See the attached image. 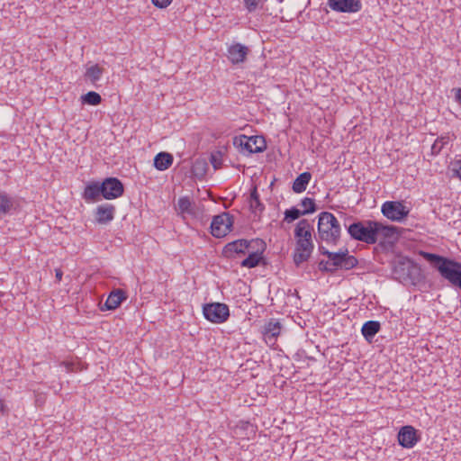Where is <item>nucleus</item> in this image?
<instances>
[{"label": "nucleus", "mask_w": 461, "mask_h": 461, "mask_svg": "<svg viewBox=\"0 0 461 461\" xmlns=\"http://www.w3.org/2000/svg\"><path fill=\"white\" fill-rule=\"evenodd\" d=\"M420 255L440 276L447 280L453 286L461 290V263L454 259L434 254L421 251Z\"/></svg>", "instance_id": "nucleus-1"}, {"label": "nucleus", "mask_w": 461, "mask_h": 461, "mask_svg": "<svg viewBox=\"0 0 461 461\" xmlns=\"http://www.w3.org/2000/svg\"><path fill=\"white\" fill-rule=\"evenodd\" d=\"M318 234L321 240L336 242L340 236V225L330 212H323L319 215Z\"/></svg>", "instance_id": "nucleus-2"}, {"label": "nucleus", "mask_w": 461, "mask_h": 461, "mask_svg": "<svg viewBox=\"0 0 461 461\" xmlns=\"http://www.w3.org/2000/svg\"><path fill=\"white\" fill-rule=\"evenodd\" d=\"M420 269L412 260L407 257H399L393 267V277L401 283H413L418 279Z\"/></svg>", "instance_id": "nucleus-3"}, {"label": "nucleus", "mask_w": 461, "mask_h": 461, "mask_svg": "<svg viewBox=\"0 0 461 461\" xmlns=\"http://www.w3.org/2000/svg\"><path fill=\"white\" fill-rule=\"evenodd\" d=\"M375 221H357L348 227V233L355 240H359L366 244L376 243L375 237Z\"/></svg>", "instance_id": "nucleus-4"}, {"label": "nucleus", "mask_w": 461, "mask_h": 461, "mask_svg": "<svg viewBox=\"0 0 461 461\" xmlns=\"http://www.w3.org/2000/svg\"><path fill=\"white\" fill-rule=\"evenodd\" d=\"M233 144L240 151L247 154L259 153L266 149L264 138L258 136L240 135L233 139Z\"/></svg>", "instance_id": "nucleus-5"}, {"label": "nucleus", "mask_w": 461, "mask_h": 461, "mask_svg": "<svg viewBox=\"0 0 461 461\" xmlns=\"http://www.w3.org/2000/svg\"><path fill=\"white\" fill-rule=\"evenodd\" d=\"M204 318L213 323H222L230 316V310L227 304L222 303H210L203 306Z\"/></svg>", "instance_id": "nucleus-6"}, {"label": "nucleus", "mask_w": 461, "mask_h": 461, "mask_svg": "<svg viewBox=\"0 0 461 461\" xmlns=\"http://www.w3.org/2000/svg\"><path fill=\"white\" fill-rule=\"evenodd\" d=\"M267 248L266 242L261 239L253 240V246L250 247L252 249L248 251L249 256L240 262L242 267L254 268L260 264L266 265V261L263 257V252Z\"/></svg>", "instance_id": "nucleus-7"}, {"label": "nucleus", "mask_w": 461, "mask_h": 461, "mask_svg": "<svg viewBox=\"0 0 461 461\" xmlns=\"http://www.w3.org/2000/svg\"><path fill=\"white\" fill-rule=\"evenodd\" d=\"M381 212L393 221H402L408 216L410 210L401 201H386L383 203Z\"/></svg>", "instance_id": "nucleus-8"}, {"label": "nucleus", "mask_w": 461, "mask_h": 461, "mask_svg": "<svg viewBox=\"0 0 461 461\" xmlns=\"http://www.w3.org/2000/svg\"><path fill=\"white\" fill-rule=\"evenodd\" d=\"M103 198L113 200L121 197L124 193V185L117 177H106L102 182Z\"/></svg>", "instance_id": "nucleus-9"}, {"label": "nucleus", "mask_w": 461, "mask_h": 461, "mask_svg": "<svg viewBox=\"0 0 461 461\" xmlns=\"http://www.w3.org/2000/svg\"><path fill=\"white\" fill-rule=\"evenodd\" d=\"M232 219L226 212L215 215L211 223V233L216 238H222L229 233L232 227Z\"/></svg>", "instance_id": "nucleus-10"}, {"label": "nucleus", "mask_w": 461, "mask_h": 461, "mask_svg": "<svg viewBox=\"0 0 461 461\" xmlns=\"http://www.w3.org/2000/svg\"><path fill=\"white\" fill-rule=\"evenodd\" d=\"M252 246L253 240H237L229 242L224 246L222 249V255L227 258H233L235 254H246V252L249 251Z\"/></svg>", "instance_id": "nucleus-11"}, {"label": "nucleus", "mask_w": 461, "mask_h": 461, "mask_svg": "<svg viewBox=\"0 0 461 461\" xmlns=\"http://www.w3.org/2000/svg\"><path fill=\"white\" fill-rule=\"evenodd\" d=\"M397 438L400 446L405 448H411L420 440V436L416 429L411 425H406L401 428Z\"/></svg>", "instance_id": "nucleus-12"}, {"label": "nucleus", "mask_w": 461, "mask_h": 461, "mask_svg": "<svg viewBox=\"0 0 461 461\" xmlns=\"http://www.w3.org/2000/svg\"><path fill=\"white\" fill-rule=\"evenodd\" d=\"M314 245L312 241L305 240H297L295 244V249L294 252V262L299 267L302 263L307 261L311 257V254L313 250Z\"/></svg>", "instance_id": "nucleus-13"}, {"label": "nucleus", "mask_w": 461, "mask_h": 461, "mask_svg": "<svg viewBox=\"0 0 461 461\" xmlns=\"http://www.w3.org/2000/svg\"><path fill=\"white\" fill-rule=\"evenodd\" d=\"M18 207L19 203L14 196L0 190V220L17 212Z\"/></svg>", "instance_id": "nucleus-14"}, {"label": "nucleus", "mask_w": 461, "mask_h": 461, "mask_svg": "<svg viewBox=\"0 0 461 461\" xmlns=\"http://www.w3.org/2000/svg\"><path fill=\"white\" fill-rule=\"evenodd\" d=\"M375 237L376 240L381 237L384 240H397L400 233L399 229L393 225L384 224L381 221H375Z\"/></svg>", "instance_id": "nucleus-15"}, {"label": "nucleus", "mask_w": 461, "mask_h": 461, "mask_svg": "<svg viewBox=\"0 0 461 461\" xmlns=\"http://www.w3.org/2000/svg\"><path fill=\"white\" fill-rule=\"evenodd\" d=\"M249 48L241 43H233L228 48V59L236 65L245 61L249 54Z\"/></svg>", "instance_id": "nucleus-16"}, {"label": "nucleus", "mask_w": 461, "mask_h": 461, "mask_svg": "<svg viewBox=\"0 0 461 461\" xmlns=\"http://www.w3.org/2000/svg\"><path fill=\"white\" fill-rule=\"evenodd\" d=\"M82 197L87 203L100 201L103 197L102 184L98 181L88 183L84 189Z\"/></svg>", "instance_id": "nucleus-17"}, {"label": "nucleus", "mask_w": 461, "mask_h": 461, "mask_svg": "<svg viewBox=\"0 0 461 461\" xmlns=\"http://www.w3.org/2000/svg\"><path fill=\"white\" fill-rule=\"evenodd\" d=\"M115 207L110 203L98 205L95 211V218L99 224H107L114 218Z\"/></svg>", "instance_id": "nucleus-18"}, {"label": "nucleus", "mask_w": 461, "mask_h": 461, "mask_svg": "<svg viewBox=\"0 0 461 461\" xmlns=\"http://www.w3.org/2000/svg\"><path fill=\"white\" fill-rule=\"evenodd\" d=\"M127 299L126 293L122 289H114L108 295L102 310H115L120 304Z\"/></svg>", "instance_id": "nucleus-19"}, {"label": "nucleus", "mask_w": 461, "mask_h": 461, "mask_svg": "<svg viewBox=\"0 0 461 461\" xmlns=\"http://www.w3.org/2000/svg\"><path fill=\"white\" fill-rule=\"evenodd\" d=\"M381 329V324L377 321H366L362 328L361 332L366 341L369 343L373 341L375 336L379 332Z\"/></svg>", "instance_id": "nucleus-20"}, {"label": "nucleus", "mask_w": 461, "mask_h": 461, "mask_svg": "<svg viewBox=\"0 0 461 461\" xmlns=\"http://www.w3.org/2000/svg\"><path fill=\"white\" fill-rule=\"evenodd\" d=\"M173 155L167 152H159L154 158V167L159 171L167 169L173 164Z\"/></svg>", "instance_id": "nucleus-21"}, {"label": "nucleus", "mask_w": 461, "mask_h": 461, "mask_svg": "<svg viewBox=\"0 0 461 461\" xmlns=\"http://www.w3.org/2000/svg\"><path fill=\"white\" fill-rule=\"evenodd\" d=\"M311 178L312 175L310 172H303L300 174L293 183V191L296 194H300L305 191Z\"/></svg>", "instance_id": "nucleus-22"}, {"label": "nucleus", "mask_w": 461, "mask_h": 461, "mask_svg": "<svg viewBox=\"0 0 461 461\" xmlns=\"http://www.w3.org/2000/svg\"><path fill=\"white\" fill-rule=\"evenodd\" d=\"M323 255H327L329 258L328 262H330V265L333 268V270H337L339 267H341L343 264H346V252H330L324 251Z\"/></svg>", "instance_id": "nucleus-23"}, {"label": "nucleus", "mask_w": 461, "mask_h": 461, "mask_svg": "<svg viewBox=\"0 0 461 461\" xmlns=\"http://www.w3.org/2000/svg\"><path fill=\"white\" fill-rule=\"evenodd\" d=\"M249 208L251 212L254 213L255 215L260 214L265 210V205L261 203L259 199V194L258 193L256 186H254L250 192Z\"/></svg>", "instance_id": "nucleus-24"}, {"label": "nucleus", "mask_w": 461, "mask_h": 461, "mask_svg": "<svg viewBox=\"0 0 461 461\" xmlns=\"http://www.w3.org/2000/svg\"><path fill=\"white\" fill-rule=\"evenodd\" d=\"M208 164L203 158H197L192 166L191 171L194 176L202 179L207 173Z\"/></svg>", "instance_id": "nucleus-25"}, {"label": "nucleus", "mask_w": 461, "mask_h": 461, "mask_svg": "<svg viewBox=\"0 0 461 461\" xmlns=\"http://www.w3.org/2000/svg\"><path fill=\"white\" fill-rule=\"evenodd\" d=\"M281 330V325L278 321H269L264 327V336L266 339H276Z\"/></svg>", "instance_id": "nucleus-26"}, {"label": "nucleus", "mask_w": 461, "mask_h": 461, "mask_svg": "<svg viewBox=\"0 0 461 461\" xmlns=\"http://www.w3.org/2000/svg\"><path fill=\"white\" fill-rule=\"evenodd\" d=\"M103 72L104 68H101L99 65L95 64L86 68L85 77L87 79H89L92 83H95L101 78Z\"/></svg>", "instance_id": "nucleus-27"}, {"label": "nucleus", "mask_w": 461, "mask_h": 461, "mask_svg": "<svg viewBox=\"0 0 461 461\" xmlns=\"http://www.w3.org/2000/svg\"><path fill=\"white\" fill-rule=\"evenodd\" d=\"M80 100L83 104L98 105L102 102V97L98 93L95 91H89L86 94L81 95Z\"/></svg>", "instance_id": "nucleus-28"}, {"label": "nucleus", "mask_w": 461, "mask_h": 461, "mask_svg": "<svg viewBox=\"0 0 461 461\" xmlns=\"http://www.w3.org/2000/svg\"><path fill=\"white\" fill-rule=\"evenodd\" d=\"M177 207L178 210L182 213H187V214H194V205L187 196L180 197L177 201Z\"/></svg>", "instance_id": "nucleus-29"}, {"label": "nucleus", "mask_w": 461, "mask_h": 461, "mask_svg": "<svg viewBox=\"0 0 461 461\" xmlns=\"http://www.w3.org/2000/svg\"><path fill=\"white\" fill-rule=\"evenodd\" d=\"M309 230H312V226L310 224V222L305 219L301 220L294 229V236L296 240L302 237V235H303V233Z\"/></svg>", "instance_id": "nucleus-30"}, {"label": "nucleus", "mask_w": 461, "mask_h": 461, "mask_svg": "<svg viewBox=\"0 0 461 461\" xmlns=\"http://www.w3.org/2000/svg\"><path fill=\"white\" fill-rule=\"evenodd\" d=\"M301 205L303 208V213H312L317 210L316 203L312 198L305 197L301 201Z\"/></svg>", "instance_id": "nucleus-31"}, {"label": "nucleus", "mask_w": 461, "mask_h": 461, "mask_svg": "<svg viewBox=\"0 0 461 461\" xmlns=\"http://www.w3.org/2000/svg\"><path fill=\"white\" fill-rule=\"evenodd\" d=\"M302 215H305L303 213L301 210L296 207H292L290 209L285 210L284 221L287 222H292L297 219H299Z\"/></svg>", "instance_id": "nucleus-32"}, {"label": "nucleus", "mask_w": 461, "mask_h": 461, "mask_svg": "<svg viewBox=\"0 0 461 461\" xmlns=\"http://www.w3.org/2000/svg\"><path fill=\"white\" fill-rule=\"evenodd\" d=\"M327 5L333 11L346 13V0H328Z\"/></svg>", "instance_id": "nucleus-33"}, {"label": "nucleus", "mask_w": 461, "mask_h": 461, "mask_svg": "<svg viewBox=\"0 0 461 461\" xmlns=\"http://www.w3.org/2000/svg\"><path fill=\"white\" fill-rule=\"evenodd\" d=\"M449 171L452 177H456L461 180V159H456L449 165Z\"/></svg>", "instance_id": "nucleus-34"}, {"label": "nucleus", "mask_w": 461, "mask_h": 461, "mask_svg": "<svg viewBox=\"0 0 461 461\" xmlns=\"http://www.w3.org/2000/svg\"><path fill=\"white\" fill-rule=\"evenodd\" d=\"M362 7L360 0H348V13L358 12Z\"/></svg>", "instance_id": "nucleus-35"}, {"label": "nucleus", "mask_w": 461, "mask_h": 461, "mask_svg": "<svg viewBox=\"0 0 461 461\" xmlns=\"http://www.w3.org/2000/svg\"><path fill=\"white\" fill-rule=\"evenodd\" d=\"M260 0H244V4L249 12H253L257 9Z\"/></svg>", "instance_id": "nucleus-36"}, {"label": "nucleus", "mask_w": 461, "mask_h": 461, "mask_svg": "<svg viewBox=\"0 0 461 461\" xmlns=\"http://www.w3.org/2000/svg\"><path fill=\"white\" fill-rule=\"evenodd\" d=\"M173 0H151L152 4L160 9L167 7Z\"/></svg>", "instance_id": "nucleus-37"}, {"label": "nucleus", "mask_w": 461, "mask_h": 461, "mask_svg": "<svg viewBox=\"0 0 461 461\" xmlns=\"http://www.w3.org/2000/svg\"><path fill=\"white\" fill-rule=\"evenodd\" d=\"M220 155H221V153H219L218 155L217 154L211 155V163H212V167H214V169H218L221 167V158H219Z\"/></svg>", "instance_id": "nucleus-38"}, {"label": "nucleus", "mask_w": 461, "mask_h": 461, "mask_svg": "<svg viewBox=\"0 0 461 461\" xmlns=\"http://www.w3.org/2000/svg\"><path fill=\"white\" fill-rule=\"evenodd\" d=\"M330 262H328V261H321L319 263V268L320 270L321 271H330V272H333V268L331 267V266L330 265Z\"/></svg>", "instance_id": "nucleus-39"}, {"label": "nucleus", "mask_w": 461, "mask_h": 461, "mask_svg": "<svg viewBox=\"0 0 461 461\" xmlns=\"http://www.w3.org/2000/svg\"><path fill=\"white\" fill-rule=\"evenodd\" d=\"M357 265V259L353 256L348 255V270L350 268H353Z\"/></svg>", "instance_id": "nucleus-40"}, {"label": "nucleus", "mask_w": 461, "mask_h": 461, "mask_svg": "<svg viewBox=\"0 0 461 461\" xmlns=\"http://www.w3.org/2000/svg\"><path fill=\"white\" fill-rule=\"evenodd\" d=\"M443 149V145H440L438 141L435 140L431 147V152L433 154H438Z\"/></svg>", "instance_id": "nucleus-41"}, {"label": "nucleus", "mask_w": 461, "mask_h": 461, "mask_svg": "<svg viewBox=\"0 0 461 461\" xmlns=\"http://www.w3.org/2000/svg\"><path fill=\"white\" fill-rule=\"evenodd\" d=\"M312 230H309L308 231L303 233V235H302V237H300L297 240H307L308 241H312Z\"/></svg>", "instance_id": "nucleus-42"}, {"label": "nucleus", "mask_w": 461, "mask_h": 461, "mask_svg": "<svg viewBox=\"0 0 461 461\" xmlns=\"http://www.w3.org/2000/svg\"><path fill=\"white\" fill-rule=\"evenodd\" d=\"M455 99L461 105V88H454Z\"/></svg>", "instance_id": "nucleus-43"}, {"label": "nucleus", "mask_w": 461, "mask_h": 461, "mask_svg": "<svg viewBox=\"0 0 461 461\" xmlns=\"http://www.w3.org/2000/svg\"><path fill=\"white\" fill-rule=\"evenodd\" d=\"M436 140H437V141H438V142H439V144H440V145H443V147H444L446 144H447V143H448V141H449V137H448V136H442V137H440V138H438Z\"/></svg>", "instance_id": "nucleus-44"}, {"label": "nucleus", "mask_w": 461, "mask_h": 461, "mask_svg": "<svg viewBox=\"0 0 461 461\" xmlns=\"http://www.w3.org/2000/svg\"><path fill=\"white\" fill-rule=\"evenodd\" d=\"M0 412L2 414H6L8 412V408L5 405V402L0 399Z\"/></svg>", "instance_id": "nucleus-45"}, {"label": "nucleus", "mask_w": 461, "mask_h": 461, "mask_svg": "<svg viewBox=\"0 0 461 461\" xmlns=\"http://www.w3.org/2000/svg\"><path fill=\"white\" fill-rule=\"evenodd\" d=\"M62 275H63V273H62V271H61L60 269H57V270H56V278H57L59 281H60V280H61V278H62Z\"/></svg>", "instance_id": "nucleus-46"}, {"label": "nucleus", "mask_w": 461, "mask_h": 461, "mask_svg": "<svg viewBox=\"0 0 461 461\" xmlns=\"http://www.w3.org/2000/svg\"><path fill=\"white\" fill-rule=\"evenodd\" d=\"M354 273H350L347 275L348 280H351L353 278Z\"/></svg>", "instance_id": "nucleus-47"}, {"label": "nucleus", "mask_w": 461, "mask_h": 461, "mask_svg": "<svg viewBox=\"0 0 461 461\" xmlns=\"http://www.w3.org/2000/svg\"><path fill=\"white\" fill-rule=\"evenodd\" d=\"M320 250L322 254L324 251H328L324 247H320Z\"/></svg>", "instance_id": "nucleus-48"}, {"label": "nucleus", "mask_w": 461, "mask_h": 461, "mask_svg": "<svg viewBox=\"0 0 461 461\" xmlns=\"http://www.w3.org/2000/svg\"><path fill=\"white\" fill-rule=\"evenodd\" d=\"M279 2H282L283 0H278Z\"/></svg>", "instance_id": "nucleus-49"}]
</instances>
